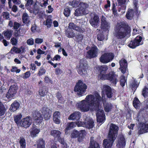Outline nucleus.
<instances>
[{"label":"nucleus","mask_w":148,"mask_h":148,"mask_svg":"<svg viewBox=\"0 0 148 148\" xmlns=\"http://www.w3.org/2000/svg\"><path fill=\"white\" fill-rule=\"evenodd\" d=\"M101 98V97L98 93H96L95 96L91 94L88 95L85 99L79 102L78 105V108L83 112H87L91 109L90 108H92L97 111V117L98 116H105L104 111L102 110H100L99 109Z\"/></svg>","instance_id":"1"},{"label":"nucleus","mask_w":148,"mask_h":148,"mask_svg":"<svg viewBox=\"0 0 148 148\" xmlns=\"http://www.w3.org/2000/svg\"><path fill=\"white\" fill-rule=\"evenodd\" d=\"M114 30V36L118 39L123 38L131 32L130 28L128 25L121 23H117Z\"/></svg>","instance_id":"2"},{"label":"nucleus","mask_w":148,"mask_h":148,"mask_svg":"<svg viewBox=\"0 0 148 148\" xmlns=\"http://www.w3.org/2000/svg\"><path fill=\"white\" fill-rule=\"evenodd\" d=\"M87 88V86L86 84L82 80H79L74 87V91L78 96H82L85 95Z\"/></svg>","instance_id":"3"},{"label":"nucleus","mask_w":148,"mask_h":148,"mask_svg":"<svg viewBox=\"0 0 148 148\" xmlns=\"http://www.w3.org/2000/svg\"><path fill=\"white\" fill-rule=\"evenodd\" d=\"M115 92V90L111 88L109 86L104 85L102 91L101 101H106L105 95L108 98L110 99L113 96Z\"/></svg>","instance_id":"4"},{"label":"nucleus","mask_w":148,"mask_h":148,"mask_svg":"<svg viewBox=\"0 0 148 148\" xmlns=\"http://www.w3.org/2000/svg\"><path fill=\"white\" fill-rule=\"evenodd\" d=\"M86 134V132L85 130H81L78 131L74 129L71 133V136L72 138H77L78 142L81 143L83 141Z\"/></svg>","instance_id":"5"},{"label":"nucleus","mask_w":148,"mask_h":148,"mask_svg":"<svg viewBox=\"0 0 148 148\" xmlns=\"http://www.w3.org/2000/svg\"><path fill=\"white\" fill-rule=\"evenodd\" d=\"M89 6L88 5L85 3L80 2L79 4V7L76 9L74 15L75 16H78L86 14L87 9Z\"/></svg>","instance_id":"6"},{"label":"nucleus","mask_w":148,"mask_h":148,"mask_svg":"<svg viewBox=\"0 0 148 148\" xmlns=\"http://www.w3.org/2000/svg\"><path fill=\"white\" fill-rule=\"evenodd\" d=\"M119 130V127L117 125L113 123H111L110 125L108 136L112 139H116Z\"/></svg>","instance_id":"7"},{"label":"nucleus","mask_w":148,"mask_h":148,"mask_svg":"<svg viewBox=\"0 0 148 148\" xmlns=\"http://www.w3.org/2000/svg\"><path fill=\"white\" fill-rule=\"evenodd\" d=\"M18 89L16 84L11 85L6 94V97L8 99H13L17 92Z\"/></svg>","instance_id":"8"},{"label":"nucleus","mask_w":148,"mask_h":148,"mask_svg":"<svg viewBox=\"0 0 148 148\" xmlns=\"http://www.w3.org/2000/svg\"><path fill=\"white\" fill-rule=\"evenodd\" d=\"M117 77V76L115 73L112 72L106 74L105 75H102L101 78L102 80H109L111 83L116 85L118 82Z\"/></svg>","instance_id":"9"},{"label":"nucleus","mask_w":148,"mask_h":148,"mask_svg":"<svg viewBox=\"0 0 148 148\" xmlns=\"http://www.w3.org/2000/svg\"><path fill=\"white\" fill-rule=\"evenodd\" d=\"M143 39L142 37L138 35L137 36L135 39L130 41L128 45V46L132 49H135L137 47L143 44L141 41Z\"/></svg>","instance_id":"10"},{"label":"nucleus","mask_w":148,"mask_h":148,"mask_svg":"<svg viewBox=\"0 0 148 148\" xmlns=\"http://www.w3.org/2000/svg\"><path fill=\"white\" fill-rule=\"evenodd\" d=\"M114 57V55L112 53H105L101 55L99 59L101 62L106 64L111 61Z\"/></svg>","instance_id":"11"},{"label":"nucleus","mask_w":148,"mask_h":148,"mask_svg":"<svg viewBox=\"0 0 148 148\" xmlns=\"http://www.w3.org/2000/svg\"><path fill=\"white\" fill-rule=\"evenodd\" d=\"M40 111L45 120L50 119L52 115V110L45 105L42 108Z\"/></svg>","instance_id":"12"},{"label":"nucleus","mask_w":148,"mask_h":148,"mask_svg":"<svg viewBox=\"0 0 148 148\" xmlns=\"http://www.w3.org/2000/svg\"><path fill=\"white\" fill-rule=\"evenodd\" d=\"M126 141L124 135L123 134H121L118 137L116 146L118 148H125L126 145Z\"/></svg>","instance_id":"13"},{"label":"nucleus","mask_w":148,"mask_h":148,"mask_svg":"<svg viewBox=\"0 0 148 148\" xmlns=\"http://www.w3.org/2000/svg\"><path fill=\"white\" fill-rule=\"evenodd\" d=\"M31 119L30 116H28L22 119L20 121V125L26 128L29 127L32 123Z\"/></svg>","instance_id":"14"},{"label":"nucleus","mask_w":148,"mask_h":148,"mask_svg":"<svg viewBox=\"0 0 148 148\" xmlns=\"http://www.w3.org/2000/svg\"><path fill=\"white\" fill-rule=\"evenodd\" d=\"M98 49L97 47L94 45L91 47L90 49L87 52L88 57L90 59L95 58L97 55Z\"/></svg>","instance_id":"15"},{"label":"nucleus","mask_w":148,"mask_h":148,"mask_svg":"<svg viewBox=\"0 0 148 148\" xmlns=\"http://www.w3.org/2000/svg\"><path fill=\"white\" fill-rule=\"evenodd\" d=\"M96 68L98 72L99 73L98 75L100 79L101 80V78L102 75H105L106 74V73L108 69V66L106 65H103L97 66Z\"/></svg>","instance_id":"16"},{"label":"nucleus","mask_w":148,"mask_h":148,"mask_svg":"<svg viewBox=\"0 0 148 148\" xmlns=\"http://www.w3.org/2000/svg\"><path fill=\"white\" fill-rule=\"evenodd\" d=\"M101 27L104 31H108L110 27V24L107 21L106 18L103 15L101 16Z\"/></svg>","instance_id":"17"},{"label":"nucleus","mask_w":148,"mask_h":148,"mask_svg":"<svg viewBox=\"0 0 148 148\" xmlns=\"http://www.w3.org/2000/svg\"><path fill=\"white\" fill-rule=\"evenodd\" d=\"M107 138V139H104L103 140V146L104 148H111L116 139L113 138L112 139L109 136H108Z\"/></svg>","instance_id":"18"},{"label":"nucleus","mask_w":148,"mask_h":148,"mask_svg":"<svg viewBox=\"0 0 148 148\" xmlns=\"http://www.w3.org/2000/svg\"><path fill=\"white\" fill-rule=\"evenodd\" d=\"M119 69L123 74L125 73L127 67V62L124 58H122L119 61Z\"/></svg>","instance_id":"19"},{"label":"nucleus","mask_w":148,"mask_h":148,"mask_svg":"<svg viewBox=\"0 0 148 148\" xmlns=\"http://www.w3.org/2000/svg\"><path fill=\"white\" fill-rule=\"evenodd\" d=\"M68 27V29H73L80 33H83L85 31V29L84 28L76 25L73 23H70L69 24Z\"/></svg>","instance_id":"20"},{"label":"nucleus","mask_w":148,"mask_h":148,"mask_svg":"<svg viewBox=\"0 0 148 148\" xmlns=\"http://www.w3.org/2000/svg\"><path fill=\"white\" fill-rule=\"evenodd\" d=\"M81 117V113L79 112H75L71 114L69 116V120L72 121H78Z\"/></svg>","instance_id":"21"},{"label":"nucleus","mask_w":148,"mask_h":148,"mask_svg":"<svg viewBox=\"0 0 148 148\" xmlns=\"http://www.w3.org/2000/svg\"><path fill=\"white\" fill-rule=\"evenodd\" d=\"M87 67L82 63L80 62L79 67L77 68V71L78 73L81 75H85L87 72Z\"/></svg>","instance_id":"22"},{"label":"nucleus","mask_w":148,"mask_h":148,"mask_svg":"<svg viewBox=\"0 0 148 148\" xmlns=\"http://www.w3.org/2000/svg\"><path fill=\"white\" fill-rule=\"evenodd\" d=\"M29 131L31 136L32 137H34L37 136L40 130L39 129L37 128V126L33 124Z\"/></svg>","instance_id":"23"},{"label":"nucleus","mask_w":148,"mask_h":148,"mask_svg":"<svg viewBox=\"0 0 148 148\" xmlns=\"http://www.w3.org/2000/svg\"><path fill=\"white\" fill-rule=\"evenodd\" d=\"M33 117L34 123L37 125L39 124L42 121V117L41 114L39 112H37L34 114Z\"/></svg>","instance_id":"24"},{"label":"nucleus","mask_w":148,"mask_h":148,"mask_svg":"<svg viewBox=\"0 0 148 148\" xmlns=\"http://www.w3.org/2000/svg\"><path fill=\"white\" fill-rule=\"evenodd\" d=\"M99 20V17L97 14L94 15V17L91 18L90 20V23L91 25L95 28L97 27L98 24Z\"/></svg>","instance_id":"25"},{"label":"nucleus","mask_w":148,"mask_h":148,"mask_svg":"<svg viewBox=\"0 0 148 148\" xmlns=\"http://www.w3.org/2000/svg\"><path fill=\"white\" fill-rule=\"evenodd\" d=\"M89 145L88 148H100L99 144L94 140V137H90Z\"/></svg>","instance_id":"26"},{"label":"nucleus","mask_w":148,"mask_h":148,"mask_svg":"<svg viewBox=\"0 0 148 148\" xmlns=\"http://www.w3.org/2000/svg\"><path fill=\"white\" fill-rule=\"evenodd\" d=\"M102 101L103 102V106L105 112H108L110 111L113 108V106L111 103L110 102H106L105 101Z\"/></svg>","instance_id":"27"},{"label":"nucleus","mask_w":148,"mask_h":148,"mask_svg":"<svg viewBox=\"0 0 148 148\" xmlns=\"http://www.w3.org/2000/svg\"><path fill=\"white\" fill-rule=\"evenodd\" d=\"M53 120L54 122L56 124L60 123V114L59 111H55L53 114Z\"/></svg>","instance_id":"28"},{"label":"nucleus","mask_w":148,"mask_h":148,"mask_svg":"<svg viewBox=\"0 0 148 148\" xmlns=\"http://www.w3.org/2000/svg\"><path fill=\"white\" fill-rule=\"evenodd\" d=\"M25 48L22 46H21L20 48L13 46L11 49L10 52L12 54L13 53L12 52L16 53H19L21 52L23 53L25 52Z\"/></svg>","instance_id":"29"},{"label":"nucleus","mask_w":148,"mask_h":148,"mask_svg":"<svg viewBox=\"0 0 148 148\" xmlns=\"http://www.w3.org/2000/svg\"><path fill=\"white\" fill-rule=\"evenodd\" d=\"M75 122H69L67 124V127L64 130L65 134H68L69 131L75 127Z\"/></svg>","instance_id":"30"},{"label":"nucleus","mask_w":148,"mask_h":148,"mask_svg":"<svg viewBox=\"0 0 148 148\" xmlns=\"http://www.w3.org/2000/svg\"><path fill=\"white\" fill-rule=\"evenodd\" d=\"M20 106L19 103L17 101L15 100L11 104L10 110L11 111L13 112L15 111L18 109Z\"/></svg>","instance_id":"31"},{"label":"nucleus","mask_w":148,"mask_h":148,"mask_svg":"<svg viewBox=\"0 0 148 148\" xmlns=\"http://www.w3.org/2000/svg\"><path fill=\"white\" fill-rule=\"evenodd\" d=\"M50 134L53 136L55 139H57L60 137L61 133L58 130H53L51 131Z\"/></svg>","instance_id":"32"},{"label":"nucleus","mask_w":148,"mask_h":148,"mask_svg":"<svg viewBox=\"0 0 148 148\" xmlns=\"http://www.w3.org/2000/svg\"><path fill=\"white\" fill-rule=\"evenodd\" d=\"M48 92V89L46 86L41 88L38 91L39 95L41 97H45L47 95Z\"/></svg>","instance_id":"33"},{"label":"nucleus","mask_w":148,"mask_h":148,"mask_svg":"<svg viewBox=\"0 0 148 148\" xmlns=\"http://www.w3.org/2000/svg\"><path fill=\"white\" fill-rule=\"evenodd\" d=\"M39 3H38L36 2L34 5H33V7H31V10H29L30 11L33 12L34 13H38L39 11Z\"/></svg>","instance_id":"34"},{"label":"nucleus","mask_w":148,"mask_h":148,"mask_svg":"<svg viewBox=\"0 0 148 148\" xmlns=\"http://www.w3.org/2000/svg\"><path fill=\"white\" fill-rule=\"evenodd\" d=\"M134 13L133 10L131 9H129L126 14L125 15L126 17L128 19H132L134 16Z\"/></svg>","instance_id":"35"},{"label":"nucleus","mask_w":148,"mask_h":148,"mask_svg":"<svg viewBox=\"0 0 148 148\" xmlns=\"http://www.w3.org/2000/svg\"><path fill=\"white\" fill-rule=\"evenodd\" d=\"M65 33L66 35L69 38H73L75 36V33L73 31L70 29H68L66 30Z\"/></svg>","instance_id":"36"},{"label":"nucleus","mask_w":148,"mask_h":148,"mask_svg":"<svg viewBox=\"0 0 148 148\" xmlns=\"http://www.w3.org/2000/svg\"><path fill=\"white\" fill-rule=\"evenodd\" d=\"M84 127L89 129L92 128L94 125V122L92 120H89L87 122H84Z\"/></svg>","instance_id":"37"},{"label":"nucleus","mask_w":148,"mask_h":148,"mask_svg":"<svg viewBox=\"0 0 148 148\" xmlns=\"http://www.w3.org/2000/svg\"><path fill=\"white\" fill-rule=\"evenodd\" d=\"M37 148H45V142L42 138H40L37 141Z\"/></svg>","instance_id":"38"},{"label":"nucleus","mask_w":148,"mask_h":148,"mask_svg":"<svg viewBox=\"0 0 148 148\" xmlns=\"http://www.w3.org/2000/svg\"><path fill=\"white\" fill-rule=\"evenodd\" d=\"M19 143L20 145V148H26V140L24 137L23 136L20 137Z\"/></svg>","instance_id":"39"},{"label":"nucleus","mask_w":148,"mask_h":148,"mask_svg":"<svg viewBox=\"0 0 148 148\" xmlns=\"http://www.w3.org/2000/svg\"><path fill=\"white\" fill-rule=\"evenodd\" d=\"M22 116V115L20 113L14 117V121L17 125H20Z\"/></svg>","instance_id":"40"},{"label":"nucleus","mask_w":148,"mask_h":148,"mask_svg":"<svg viewBox=\"0 0 148 148\" xmlns=\"http://www.w3.org/2000/svg\"><path fill=\"white\" fill-rule=\"evenodd\" d=\"M56 97L58 100V102L61 103H63L64 99L60 92L58 91L56 93Z\"/></svg>","instance_id":"41"},{"label":"nucleus","mask_w":148,"mask_h":148,"mask_svg":"<svg viewBox=\"0 0 148 148\" xmlns=\"http://www.w3.org/2000/svg\"><path fill=\"white\" fill-rule=\"evenodd\" d=\"M139 84L136 81L134 80L133 82L130 85L133 91V93L135 92Z\"/></svg>","instance_id":"42"},{"label":"nucleus","mask_w":148,"mask_h":148,"mask_svg":"<svg viewBox=\"0 0 148 148\" xmlns=\"http://www.w3.org/2000/svg\"><path fill=\"white\" fill-rule=\"evenodd\" d=\"M3 33L5 38L8 39H9L12 36V32L9 30L4 31Z\"/></svg>","instance_id":"43"},{"label":"nucleus","mask_w":148,"mask_h":148,"mask_svg":"<svg viewBox=\"0 0 148 148\" xmlns=\"http://www.w3.org/2000/svg\"><path fill=\"white\" fill-rule=\"evenodd\" d=\"M22 20L24 23L26 24L29 22V16L27 13H24L22 16Z\"/></svg>","instance_id":"44"},{"label":"nucleus","mask_w":148,"mask_h":148,"mask_svg":"<svg viewBox=\"0 0 148 148\" xmlns=\"http://www.w3.org/2000/svg\"><path fill=\"white\" fill-rule=\"evenodd\" d=\"M142 95L145 98L148 97V88L146 86L144 87L142 90Z\"/></svg>","instance_id":"45"},{"label":"nucleus","mask_w":148,"mask_h":148,"mask_svg":"<svg viewBox=\"0 0 148 148\" xmlns=\"http://www.w3.org/2000/svg\"><path fill=\"white\" fill-rule=\"evenodd\" d=\"M140 101L137 97H135L134 98L133 102V105L134 107L136 108H138L139 105Z\"/></svg>","instance_id":"46"},{"label":"nucleus","mask_w":148,"mask_h":148,"mask_svg":"<svg viewBox=\"0 0 148 148\" xmlns=\"http://www.w3.org/2000/svg\"><path fill=\"white\" fill-rule=\"evenodd\" d=\"M147 132H148V128L145 127V126L144 124L143 125L139 131V134H142Z\"/></svg>","instance_id":"47"},{"label":"nucleus","mask_w":148,"mask_h":148,"mask_svg":"<svg viewBox=\"0 0 148 148\" xmlns=\"http://www.w3.org/2000/svg\"><path fill=\"white\" fill-rule=\"evenodd\" d=\"M127 80L125 79V77L124 76H122L120 77V85L122 87H123L126 82Z\"/></svg>","instance_id":"48"},{"label":"nucleus","mask_w":148,"mask_h":148,"mask_svg":"<svg viewBox=\"0 0 148 148\" xmlns=\"http://www.w3.org/2000/svg\"><path fill=\"white\" fill-rule=\"evenodd\" d=\"M75 38L77 42H82L84 38V36L82 34L79 33L76 35Z\"/></svg>","instance_id":"49"},{"label":"nucleus","mask_w":148,"mask_h":148,"mask_svg":"<svg viewBox=\"0 0 148 148\" xmlns=\"http://www.w3.org/2000/svg\"><path fill=\"white\" fill-rule=\"evenodd\" d=\"M33 2V0H27V3L25 4L26 8L29 10L31 9V5Z\"/></svg>","instance_id":"50"},{"label":"nucleus","mask_w":148,"mask_h":148,"mask_svg":"<svg viewBox=\"0 0 148 148\" xmlns=\"http://www.w3.org/2000/svg\"><path fill=\"white\" fill-rule=\"evenodd\" d=\"M71 13V10L68 7H67L64 9L63 14L66 17H69Z\"/></svg>","instance_id":"51"},{"label":"nucleus","mask_w":148,"mask_h":148,"mask_svg":"<svg viewBox=\"0 0 148 148\" xmlns=\"http://www.w3.org/2000/svg\"><path fill=\"white\" fill-rule=\"evenodd\" d=\"M79 2L78 1L73 0V1L70 2L69 4L73 7H77L79 5Z\"/></svg>","instance_id":"52"},{"label":"nucleus","mask_w":148,"mask_h":148,"mask_svg":"<svg viewBox=\"0 0 148 148\" xmlns=\"http://www.w3.org/2000/svg\"><path fill=\"white\" fill-rule=\"evenodd\" d=\"M46 71L45 69L42 66L40 67V69H39L38 74V75L39 76H41L43 75L45 73Z\"/></svg>","instance_id":"53"},{"label":"nucleus","mask_w":148,"mask_h":148,"mask_svg":"<svg viewBox=\"0 0 148 148\" xmlns=\"http://www.w3.org/2000/svg\"><path fill=\"white\" fill-rule=\"evenodd\" d=\"M50 148H67V147L66 146H63L62 147H61L59 144L55 143L51 145Z\"/></svg>","instance_id":"54"},{"label":"nucleus","mask_w":148,"mask_h":148,"mask_svg":"<svg viewBox=\"0 0 148 148\" xmlns=\"http://www.w3.org/2000/svg\"><path fill=\"white\" fill-rule=\"evenodd\" d=\"M112 12L114 16H117V10L115 4L113 3L112 4Z\"/></svg>","instance_id":"55"},{"label":"nucleus","mask_w":148,"mask_h":148,"mask_svg":"<svg viewBox=\"0 0 148 148\" xmlns=\"http://www.w3.org/2000/svg\"><path fill=\"white\" fill-rule=\"evenodd\" d=\"M97 38L98 40L102 41L104 39V35L102 33H98L97 35Z\"/></svg>","instance_id":"56"},{"label":"nucleus","mask_w":148,"mask_h":148,"mask_svg":"<svg viewBox=\"0 0 148 148\" xmlns=\"http://www.w3.org/2000/svg\"><path fill=\"white\" fill-rule=\"evenodd\" d=\"M105 119V116H102L100 117V116H98L97 117V122L99 123H103L104 122V121Z\"/></svg>","instance_id":"57"},{"label":"nucleus","mask_w":148,"mask_h":148,"mask_svg":"<svg viewBox=\"0 0 148 148\" xmlns=\"http://www.w3.org/2000/svg\"><path fill=\"white\" fill-rule=\"evenodd\" d=\"M75 127L77 125L78 127H84L85 123L84 122L78 121L75 122Z\"/></svg>","instance_id":"58"},{"label":"nucleus","mask_w":148,"mask_h":148,"mask_svg":"<svg viewBox=\"0 0 148 148\" xmlns=\"http://www.w3.org/2000/svg\"><path fill=\"white\" fill-rule=\"evenodd\" d=\"M10 41L12 45L14 46L16 45L18 43V39H17L14 37H12L11 38Z\"/></svg>","instance_id":"59"},{"label":"nucleus","mask_w":148,"mask_h":148,"mask_svg":"<svg viewBox=\"0 0 148 148\" xmlns=\"http://www.w3.org/2000/svg\"><path fill=\"white\" fill-rule=\"evenodd\" d=\"M52 23V20L51 19L47 18L46 20L45 25L47 26L48 28L50 27Z\"/></svg>","instance_id":"60"},{"label":"nucleus","mask_w":148,"mask_h":148,"mask_svg":"<svg viewBox=\"0 0 148 148\" xmlns=\"http://www.w3.org/2000/svg\"><path fill=\"white\" fill-rule=\"evenodd\" d=\"M126 8V5H122L119 6L118 5V11L120 12L121 10H123V12H125L123 11L125 10Z\"/></svg>","instance_id":"61"},{"label":"nucleus","mask_w":148,"mask_h":148,"mask_svg":"<svg viewBox=\"0 0 148 148\" xmlns=\"http://www.w3.org/2000/svg\"><path fill=\"white\" fill-rule=\"evenodd\" d=\"M127 1H129V0H117L118 4L119 6L122 5H126Z\"/></svg>","instance_id":"62"},{"label":"nucleus","mask_w":148,"mask_h":148,"mask_svg":"<svg viewBox=\"0 0 148 148\" xmlns=\"http://www.w3.org/2000/svg\"><path fill=\"white\" fill-rule=\"evenodd\" d=\"M10 71L12 72H16V73H18L20 72L21 70L20 69H17V67L16 66H12Z\"/></svg>","instance_id":"63"},{"label":"nucleus","mask_w":148,"mask_h":148,"mask_svg":"<svg viewBox=\"0 0 148 148\" xmlns=\"http://www.w3.org/2000/svg\"><path fill=\"white\" fill-rule=\"evenodd\" d=\"M58 141L62 145L60 146L61 147H62V146H65L64 145L65 144V142L64 140V138H62L60 137L58 138L57 139Z\"/></svg>","instance_id":"64"}]
</instances>
